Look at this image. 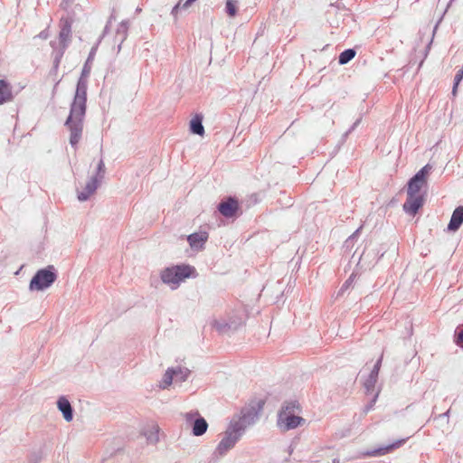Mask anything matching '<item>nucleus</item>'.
Returning <instances> with one entry per match:
<instances>
[{
  "label": "nucleus",
  "mask_w": 463,
  "mask_h": 463,
  "mask_svg": "<svg viewBox=\"0 0 463 463\" xmlns=\"http://www.w3.org/2000/svg\"><path fill=\"white\" fill-rule=\"evenodd\" d=\"M305 421H306V420L304 418H302L300 416H297L293 413H291V414L279 413V417H278V425L284 431L294 430V429L298 428V426L304 424Z\"/></svg>",
  "instance_id": "nucleus-9"
},
{
  "label": "nucleus",
  "mask_w": 463,
  "mask_h": 463,
  "mask_svg": "<svg viewBox=\"0 0 463 463\" xmlns=\"http://www.w3.org/2000/svg\"><path fill=\"white\" fill-rule=\"evenodd\" d=\"M71 33V25L69 24H65L61 29L59 38L63 49L66 48L67 43L70 41Z\"/></svg>",
  "instance_id": "nucleus-22"
},
{
  "label": "nucleus",
  "mask_w": 463,
  "mask_h": 463,
  "mask_svg": "<svg viewBox=\"0 0 463 463\" xmlns=\"http://www.w3.org/2000/svg\"><path fill=\"white\" fill-rule=\"evenodd\" d=\"M53 266L38 270L30 281L29 288L31 290H43L49 288L57 279L53 271Z\"/></svg>",
  "instance_id": "nucleus-6"
},
{
  "label": "nucleus",
  "mask_w": 463,
  "mask_h": 463,
  "mask_svg": "<svg viewBox=\"0 0 463 463\" xmlns=\"http://www.w3.org/2000/svg\"><path fill=\"white\" fill-rule=\"evenodd\" d=\"M463 223V206H458L452 213L448 224V231L456 232Z\"/></svg>",
  "instance_id": "nucleus-15"
},
{
  "label": "nucleus",
  "mask_w": 463,
  "mask_h": 463,
  "mask_svg": "<svg viewBox=\"0 0 463 463\" xmlns=\"http://www.w3.org/2000/svg\"><path fill=\"white\" fill-rule=\"evenodd\" d=\"M356 52L354 49H346L343 51L338 57V62L341 65H345L348 63L351 60L354 58Z\"/></svg>",
  "instance_id": "nucleus-23"
},
{
  "label": "nucleus",
  "mask_w": 463,
  "mask_h": 463,
  "mask_svg": "<svg viewBox=\"0 0 463 463\" xmlns=\"http://www.w3.org/2000/svg\"><path fill=\"white\" fill-rule=\"evenodd\" d=\"M407 439H408V438L397 439L389 445L383 446L378 449L367 451L365 453V455L370 456V457H379V456L386 455V454L393 451L394 449L402 447L403 444H405Z\"/></svg>",
  "instance_id": "nucleus-12"
},
{
  "label": "nucleus",
  "mask_w": 463,
  "mask_h": 463,
  "mask_svg": "<svg viewBox=\"0 0 463 463\" xmlns=\"http://www.w3.org/2000/svg\"><path fill=\"white\" fill-rule=\"evenodd\" d=\"M184 418L187 422H193V434L194 436H202L208 429L207 421L199 415L197 411L185 413Z\"/></svg>",
  "instance_id": "nucleus-8"
},
{
  "label": "nucleus",
  "mask_w": 463,
  "mask_h": 463,
  "mask_svg": "<svg viewBox=\"0 0 463 463\" xmlns=\"http://www.w3.org/2000/svg\"><path fill=\"white\" fill-rule=\"evenodd\" d=\"M90 72V68L86 63L78 80L74 99L71 105L70 115L65 122V126L71 132L70 144L72 146H76L78 145L83 131V122L86 114L87 103V78Z\"/></svg>",
  "instance_id": "nucleus-1"
},
{
  "label": "nucleus",
  "mask_w": 463,
  "mask_h": 463,
  "mask_svg": "<svg viewBox=\"0 0 463 463\" xmlns=\"http://www.w3.org/2000/svg\"><path fill=\"white\" fill-rule=\"evenodd\" d=\"M424 203L423 195H407V199L403 203L405 213L415 215Z\"/></svg>",
  "instance_id": "nucleus-10"
},
{
  "label": "nucleus",
  "mask_w": 463,
  "mask_h": 463,
  "mask_svg": "<svg viewBox=\"0 0 463 463\" xmlns=\"http://www.w3.org/2000/svg\"><path fill=\"white\" fill-rule=\"evenodd\" d=\"M196 277V270L190 265H176L165 269L161 279L172 289L177 288L185 279Z\"/></svg>",
  "instance_id": "nucleus-2"
},
{
  "label": "nucleus",
  "mask_w": 463,
  "mask_h": 463,
  "mask_svg": "<svg viewBox=\"0 0 463 463\" xmlns=\"http://www.w3.org/2000/svg\"><path fill=\"white\" fill-rule=\"evenodd\" d=\"M12 99L10 86L3 80H0V104L9 101Z\"/></svg>",
  "instance_id": "nucleus-20"
},
{
  "label": "nucleus",
  "mask_w": 463,
  "mask_h": 463,
  "mask_svg": "<svg viewBox=\"0 0 463 463\" xmlns=\"http://www.w3.org/2000/svg\"><path fill=\"white\" fill-rule=\"evenodd\" d=\"M260 411V401H255L248 406H245L241 410V415L238 418L234 417L230 421V424L234 426L235 429L243 435L246 429L257 421Z\"/></svg>",
  "instance_id": "nucleus-3"
},
{
  "label": "nucleus",
  "mask_w": 463,
  "mask_h": 463,
  "mask_svg": "<svg viewBox=\"0 0 463 463\" xmlns=\"http://www.w3.org/2000/svg\"><path fill=\"white\" fill-rule=\"evenodd\" d=\"M174 379L179 382H184L190 374V370L185 367L174 368Z\"/></svg>",
  "instance_id": "nucleus-24"
},
{
  "label": "nucleus",
  "mask_w": 463,
  "mask_h": 463,
  "mask_svg": "<svg viewBox=\"0 0 463 463\" xmlns=\"http://www.w3.org/2000/svg\"><path fill=\"white\" fill-rule=\"evenodd\" d=\"M105 171L104 161L100 159L97 165L95 175H92L86 183L83 190L78 193V199L80 202L87 201L96 192L104 178Z\"/></svg>",
  "instance_id": "nucleus-5"
},
{
  "label": "nucleus",
  "mask_w": 463,
  "mask_h": 463,
  "mask_svg": "<svg viewBox=\"0 0 463 463\" xmlns=\"http://www.w3.org/2000/svg\"><path fill=\"white\" fill-rule=\"evenodd\" d=\"M196 0H186L184 3H182V1H179L172 9L171 11V14L174 16V18L176 20L177 19V14H178V11L179 9L183 8V9H185V8H188L194 2H195Z\"/></svg>",
  "instance_id": "nucleus-26"
},
{
  "label": "nucleus",
  "mask_w": 463,
  "mask_h": 463,
  "mask_svg": "<svg viewBox=\"0 0 463 463\" xmlns=\"http://www.w3.org/2000/svg\"><path fill=\"white\" fill-rule=\"evenodd\" d=\"M242 436L243 435L241 434V432H239L234 426H232L229 423L213 452L214 457L217 458L224 457L231 449L235 447L236 443L241 439Z\"/></svg>",
  "instance_id": "nucleus-4"
},
{
  "label": "nucleus",
  "mask_w": 463,
  "mask_h": 463,
  "mask_svg": "<svg viewBox=\"0 0 463 463\" xmlns=\"http://www.w3.org/2000/svg\"><path fill=\"white\" fill-rule=\"evenodd\" d=\"M57 406L58 409L61 411L64 420L68 422L71 421L73 418V412L71 405L68 399H66L63 396L60 397L57 402Z\"/></svg>",
  "instance_id": "nucleus-16"
},
{
  "label": "nucleus",
  "mask_w": 463,
  "mask_h": 463,
  "mask_svg": "<svg viewBox=\"0 0 463 463\" xmlns=\"http://www.w3.org/2000/svg\"><path fill=\"white\" fill-rule=\"evenodd\" d=\"M300 411V406L298 402L297 401H289L286 402L284 405L282 406L281 411L279 413H285V414H295L296 411Z\"/></svg>",
  "instance_id": "nucleus-21"
},
{
  "label": "nucleus",
  "mask_w": 463,
  "mask_h": 463,
  "mask_svg": "<svg viewBox=\"0 0 463 463\" xmlns=\"http://www.w3.org/2000/svg\"><path fill=\"white\" fill-rule=\"evenodd\" d=\"M463 80V67L460 68L455 77H454V83H453V89H452V94L455 95L457 92V89L460 81Z\"/></svg>",
  "instance_id": "nucleus-28"
},
{
  "label": "nucleus",
  "mask_w": 463,
  "mask_h": 463,
  "mask_svg": "<svg viewBox=\"0 0 463 463\" xmlns=\"http://www.w3.org/2000/svg\"><path fill=\"white\" fill-rule=\"evenodd\" d=\"M218 210L226 218L234 217L239 210L238 201L229 197L226 201L219 203Z\"/></svg>",
  "instance_id": "nucleus-11"
},
{
  "label": "nucleus",
  "mask_w": 463,
  "mask_h": 463,
  "mask_svg": "<svg viewBox=\"0 0 463 463\" xmlns=\"http://www.w3.org/2000/svg\"><path fill=\"white\" fill-rule=\"evenodd\" d=\"M383 361V354L379 357V359L376 361L375 364L373 365V368L372 369L371 373H369L368 377L364 383V386L366 390V392H373L374 390L379 371L382 365Z\"/></svg>",
  "instance_id": "nucleus-13"
},
{
  "label": "nucleus",
  "mask_w": 463,
  "mask_h": 463,
  "mask_svg": "<svg viewBox=\"0 0 463 463\" xmlns=\"http://www.w3.org/2000/svg\"><path fill=\"white\" fill-rule=\"evenodd\" d=\"M207 234L205 232H195L187 237V241L192 249H203L205 241H207Z\"/></svg>",
  "instance_id": "nucleus-17"
},
{
  "label": "nucleus",
  "mask_w": 463,
  "mask_h": 463,
  "mask_svg": "<svg viewBox=\"0 0 463 463\" xmlns=\"http://www.w3.org/2000/svg\"><path fill=\"white\" fill-rule=\"evenodd\" d=\"M449 411H449V410H448L446 412L439 414V418H444V417H447V418H448V417H449Z\"/></svg>",
  "instance_id": "nucleus-33"
},
{
  "label": "nucleus",
  "mask_w": 463,
  "mask_h": 463,
  "mask_svg": "<svg viewBox=\"0 0 463 463\" xmlns=\"http://www.w3.org/2000/svg\"><path fill=\"white\" fill-rule=\"evenodd\" d=\"M190 130L192 133L203 136L204 128L203 126V116L195 115L190 121Z\"/></svg>",
  "instance_id": "nucleus-18"
},
{
  "label": "nucleus",
  "mask_w": 463,
  "mask_h": 463,
  "mask_svg": "<svg viewBox=\"0 0 463 463\" xmlns=\"http://www.w3.org/2000/svg\"><path fill=\"white\" fill-rule=\"evenodd\" d=\"M431 168V165L427 164L409 180L407 186V195H420L419 193L421 188L427 185V177Z\"/></svg>",
  "instance_id": "nucleus-7"
},
{
  "label": "nucleus",
  "mask_w": 463,
  "mask_h": 463,
  "mask_svg": "<svg viewBox=\"0 0 463 463\" xmlns=\"http://www.w3.org/2000/svg\"><path fill=\"white\" fill-rule=\"evenodd\" d=\"M361 228L357 229L351 236H349L347 238V240L345 241V245L346 247H349L350 244L353 242V241L354 240V238L356 237V235L358 234L359 231H360Z\"/></svg>",
  "instance_id": "nucleus-32"
},
{
  "label": "nucleus",
  "mask_w": 463,
  "mask_h": 463,
  "mask_svg": "<svg viewBox=\"0 0 463 463\" xmlns=\"http://www.w3.org/2000/svg\"><path fill=\"white\" fill-rule=\"evenodd\" d=\"M174 374H175L174 368L167 369L163 376V380L160 384V387L163 389H165L168 386H170L174 380Z\"/></svg>",
  "instance_id": "nucleus-25"
},
{
  "label": "nucleus",
  "mask_w": 463,
  "mask_h": 463,
  "mask_svg": "<svg viewBox=\"0 0 463 463\" xmlns=\"http://www.w3.org/2000/svg\"><path fill=\"white\" fill-rule=\"evenodd\" d=\"M146 441L150 444H156L159 440V427L157 425L149 426L144 431Z\"/></svg>",
  "instance_id": "nucleus-19"
},
{
  "label": "nucleus",
  "mask_w": 463,
  "mask_h": 463,
  "mask_svg": "<svg viewBox=\"0 0 463 463\" xmlns=\"http://www.w3.org/2000/svg\"><path fill=\"white\" fill-rule=\"evenodd\" d=\"M238 10L237 1L236 0H227L225 5V11L227 14L231 17L236 15Z\"/></svg>",
  "instance_id": "nucleus-27"
},
{
  "label": "nucleus",
  "mask_w": 463,
  "mask_h": 463,
  "mask_svg": "<svg viewBox=\"0 0 463 463\" xmlns=\"http://www.w3.org/2000/svg\"><path fill=\"white\" fill-rule=\"evenodd\" d=\"M121 27L123 28V32L125 33L127 30V27L123 24H121Z\"/></svg>",
  "instance_id": "nucleus-35"
},
{
  "label": "nucleus",
  "mask_w": 463,
  "mask_h": 463,
  "mask_svg": "<svg viewBox=\"0 0 463 463\" xmlns=\"http://www.w3.org/2000/svg\"><path fill=\"white\" fill-rule=\"evenodd\" d=\"M454 341L457 345L463 347V325L456 328Z\"/></svg>",
  "instance_id": "nucleus-29"
},
{
  "label": "nucleus",
  "mask_w": 463,
  "mask_h": 463,
  "mask_svg": "<svg viewBox=\"0 0 463 463\" xmlns=\"http://www.w3.org/2000/svg\"><path fill=\"white\" fill-rule=\"evenodd\" d=\"M354 278H355V274L352 273L350 275V277L345 281V283L340 288V289H339V291L337 293L338 296L343 295L345 293V291H346L350 288V286L352 285Z\"/></svg>",
  "instance_id": "nucleus-30"
},
{
  "label": "nucleus",
  "mask_w": 463,
  "mask_h": 463,
  "mask_svg": "<svg viewBox=\"0 0 463 463\" xmlns=\"http://www.w3.org/2000/svg\"><path fill=\"white\" fill-rule=\"evenodd\" d=\"M362 121V118L360 117L359 118H357L354 124L350 127V128L344 134L343 137L344 138H346L347 136L352 133L358 126L359 124L361 123Z\"/></svg>",
  "instance_id": "nucleus-31"
},
{
  "label": "nucleus",
  "mask_w": 463,
  "mask_h": 463,
  "mask_svg": "<svg viewBox=\"0 0 463 463\" xmlns=\"http://www.w3.org/2000/svg\"><path fill=\"white\" fill-rule=\"evenodd\" d=\"M241 324V320L236 321L230 319L227 321L226 319H214L212 323L213 327H214L218 332L223 334L230 330L236 329Z\"/></svg>",
  "instance_id": "nucleus-14"
},
{
  "label": "nucleus",
  "mask_w": 463,
  "mask_h": 463,
  "mask_svg": "<svg viewBox=\"0 0 463 463\" xmlns=\"http://www.w3.org/2000/svg\"><path fill=\"white\" fill-rule=\"evenodd\" d=\"M55 63H56L55 65L58 66V63H59V60L58 59H56Z\"/></svg>",
  "instance_id": "nucleus-36"
},
{
  "label": "nucleus",
  "mask_w": 463,
  "mask_h": 463,
  "mask_svg": "<svg viewBox=\"0 0 463 463\" xmlns=\"http://www.w3.org/2000/svg\"><path fill=\"white\" fill-rule=\"evenodd\" d=\"M39 36H40V37H42V38H44V39L46 38V35L44 34V33H41L39 34Z\"/></svg>",
  "instance_id": "nucleus-34"
}]
</instances>
